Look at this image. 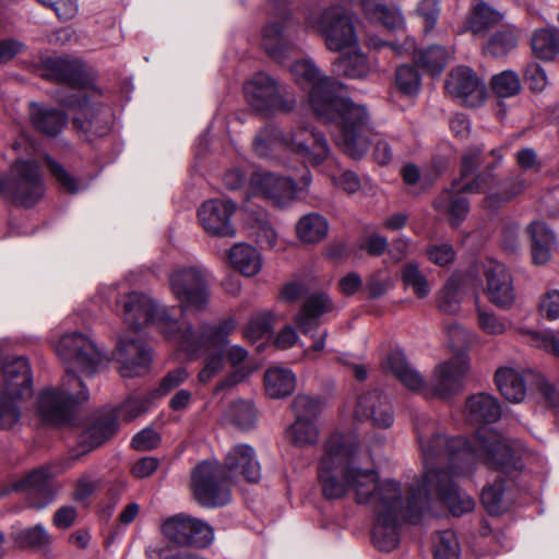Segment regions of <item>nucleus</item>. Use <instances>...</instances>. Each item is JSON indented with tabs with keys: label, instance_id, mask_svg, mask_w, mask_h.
I'll list each match as a JSON object with an SVG mask.
<instances>
[{
	"label": "nucleus",
	"instance_id": "f257e3e1",
	"mask_svg": "<svg viewBox=\"0 0 559 559\" xmlns=\"http://www.w3.org/2000/svg\"><path fill=\"white\" fill-rule=\"evenodd\" d=\"M357 453V445L348 436L333 433L325 441L318 469L322 492L328 499H340L352 491L357 503L370 506L376 516L373 545L391 551L399 544L401 522L417 523L427 501L417 498L414 485L392 478L380 480L376 469L358 466Z\"/></svg>",
	"mask_w": 559,
	"mask_h": 559
},
{
	"label": "nucleus",
	"instance_id": "f03ea898",
	"mask_svg": "<svg viewBox=\"0 0 559 559\" xmlns=\"http://www.w3.org/2000/svg\"><path fill=\"white\" fill-rule=\"evenodd\" d=\"M415 427L425 472L423 481L413 485L417 498L427 501L425 513L437 500L455 516L473 511V498L460 490L454 477L468 476L478 462L500 467L512 462L509 443L493 429L479 428L472 444L465 437L445 436L430 419H419Z\"/></svg>",
	"mask_w": 559,
	"mask_h": 559
},
{
	"label": "nucleus",
	"instance_id": "7ed1b4c3",
	"mask_svg": "<svg viewBox=\"0 0 559 559\" xmlns=\"http://www.w3.org/2000/svg\"><path fill=\"white\" fill-rule=\"evenodd\" d=\"M288 70L294 81L308 93L309 103L320 121L336 128L335 144L352 156L367 148L368 110L340 94L343 84L325 75L311 58L294 61Z\"/></svg>",
	"mask_w": 559,
	"mask_h": 559
},
{
	"label": "nucleus",
	"instance_id": "20e7f679",
	"mask_svg": "<svg viewBox=\"0 0 559 559\" xmlns=\"http://www.w3.org/2000/svg\"><path fill=\"white\" fill-rule=\"evenodd\" d=\"M56 353L66 367L60 386L43 390L37 400L41 418L49 424L60 425L69 420L73 407L86 402L88 391L76 374H95L103 361V355L94 341L80 332L61 336Z\"/></svg>",
	"mask_w": 559,
	"mask_h": 559
},
{
	"label": "nucleus",
	"instance_id": "39448f33",
	"mask_svg": "<svg viewBox=\"0 0 559 559\" xmlns=\"http://www.w3.org/2000/svg\"><path fill=\"white\" fill-rule=\"evenodd\" d=\"M253 150L264 158H274L278 150H285L313 166L322 164L331 154L325 136L309 127L285 133L275 126H266L255 135Z\"/></svg>",
	"mask_w": 559,
	"mask_h": 559
},
{
	"label": "nucleus",
	"instance_id": "423d86ee",
	"mask_svg": "<svg viewBox=\"0 0 559 559\" xmlns=\"http://www.w3.org/2000/svg\"><path fill=\"white\" fill-rule=\"evenodd\" d=\"M237 328L235 319L227 318L219 323H202L198 328L187 324L176 338L178 345L187 356L193 357L202 353L215 349L204 358L203 368L198 374L202 384L209 383L225 366L224 346L228 344V337Z\"/></svg>",
	"mask_w": 559,
	"mask_h": 559
},
{
	"label": "nucleus",
	"instance_id": "0eeeda50",
	"mask_svg": "<svg viewBox=\"0 0 559 559\" xmlns=\"http://www.w3.org/2000/svg\"><path fill=\"white\" fill-rule=\"evenodd\" d=\"M481 160V148L478 146L469 147L462 157L461 178L454 180L452 190L443 191L435 201L436 211L448 216L452 225L460 224L466 218L469 205L467 200L461 193H481L486 192L491 175L480 174L473 180L467 181L468 176L473 175Z\"/></svg>",
	"mask_w": 559,
	"mask_h": 559
},
{
	"label": "nucleus",
	"instance_id": "6e6552de",
	"mask_svg": "<svg viewBox=\"0 0 559 559\" xmlns=\"http://www.w3.org/2000/svg\"><path fill=\"white\" fill-rule=\"evenodd\" d=\"M32 373L24 357H7L0 370V428H11L20 419L17 400L32 395Z\"/></svg>",
	"mask_w": 559,
	"mask_h": 559
},
{
	"label": "nucleus",
	"instance_id": "1a4fd4ad",
	"mask_svg": "<svg viewBox=\"0 0 559 559\" xmlns=\"http://www.w3.org/2000/svg\"><path fill=\"white\" fill-rule=\"evenodd\" d=\"M306 26L318 32L330 51H341L357 47L358 38L348 10L332 4L320 12H311L306 17Z\"/></svg>",
	"mask_w": 559,
	"mask_h": 559
},
{
	"label": "nucleus",
	"instance_id": "9d476101",
	"mask_svg": "<svg viewBox=\"0 0 559 559\" xmlns=\"http://www.w3.org/2000/svg\"><path fill=\"white\" fill-rule=\"evenodd\" d=\"M56 99L63 106L75 109L73 126L86 141L107 135L111 130V110L98 102L91 100L86 91L69 96L57 92Z\"/></svg>",
	"mask_w": 559,
	"mask_h": 559
},
{
	"label": "nucleus",
	"instance_id": "9b49d317",
	"mask_svg": "<svg viewBox=\"0 0 559 559\" xmlns=\"http://www.w3.org/2000/svg\"><path fill=\"white\" fill-rule=\"evenodd\" d=\"M118 306L122 307L124 321L134 330L152 324L155 325L166 337L177 338L185 328L174 320L168 310L148 296L132 292L123 297Z\"/></svg>",
	"mask_w": 559,
	"mask_h": 559
},
{
	"label": "nucleus",
	"instance_id": "f8f14e48",
	"mask_svg": "<svg viewBox=\"0 0 559 559\" xmlns=\"http://www.w3.org/2000/svg\"><path fill=\"white\" fill-rule=\"evenodd\" d=\"M169 287L182 311L206 310L211 299L206 270L199 266L177 269L169 275Z\"/></svg>",
	"mask_w": 559,
	"mask_h": 559
},
{
	"label": "nucleus",
	"instance_id": "ddd939ff",
	"mask_svg": "<svg viewBox=\"0 0 559 559\" xmlns=\"http://www.w3.org/2000/svg\"><path fill=\"white\" fill-rule=\"evenodd\" d=\"M228 473L218 461H203L191 475L195 500L205 508H218L230 501Z\"/></svg>",
	"mask_w": 559,
	"mask_h": 559
},
{
	"label": "nucleus",
	"instance_id": "4468645a",
	"mask_svg": "<svg viewBox=\"0 0 559 559\" xmlns=\"http://www.w3.org/2000/svg\"><path fill=\"white\" fill-rule=\"evenodd\" d=\"M249 106L261 114L287 111L293 108L294 99L287 97L285 86L265 72H258L243 85Z\"/></svg>",
	"mask_w": 559,
	"mask_h": 559
},
{
	"label": "nucleus",
	"instance_id": "2eb2a0df",
	"mask_svg": "<svg viewBox=\"0 0 559 559\" xmlns=\"http://www.w3.org/2000/svg\"><path fill=\"white\" fill-rule=\"evenodd\" d=\"M162 533L178 547L202 549L214 540V530L209 523L185 513L166 519L162 524Z\"/></svg>",
	"mask_w": 559,
	"mask_h": 559
},
{
	"label": "nucleus",
	"instance_id": "dca6fc26",
	"mask_svg": "<svg viewBox=\"0 0 559 559\" xmlns=\"http://www.w3.org/2000/svg\"><path fill=\"white\" fill-rule=\"evenodd\" d=\"M333 309L332 299L323 292H316L305 299L300 310L295 316L294 321L297 329L304 335L313 340L311 349L314 352L324 348L328 337V330L320 329V319Z\"/></svg>",
	"mask_w": 559,
	"mask_h": 559
},
{
	"label": "nucleus",
	"instance_id": "f3484780",
	"mask_svg": "<svg viewBox=\"0 0 559 559\" xmlns=\"http://www.w3.org/2000/svg\"><path fill=\"white\" fill-rule=\"evenodd\" d=\"M296 32L294 21L285 15L281 21L271 22L264 26L261 45L273 60L283 64L299 51V46L294 40Z\"/></svg>",
	"mask_w": 559,
	"mask_h": 559
},
{
	"label": "nucleus",
	"instance_id": "a211bd4d",
	"mask_svg": "<svg viewBox=\"0 0 559 559\" xmlns=\"http://www.w3.org/2000/svg\"><path fill=\"white\" fill-rule=\"evenodd\" d=\"M447 93L467 107L480 106L486 97L481 79L468 67L453 69L445 81Z\"/></svg>",
	"mask_w": 559,
	"mask_h": 559
},
{
	"label": "nucleus",
	"instance_id": "6ab92c4d",
	"mask_svg": "<svg viewBox=\"0 0 559 559\" xmlns=\"http://www.w3.org/2000/svg\"><path fill=\"white\" fill-rule=\"evenodd\" d=\"M40 75L47 80L66 84L79 92H85L91 78L85 71L84 64L76 59L63 57H46L41 60Z\"/></svg>",
	"mask_w": 559,
	"mask_h": 559
},
{
	"label": "nucleus",
	"instance_id": "aec40b11",
	"mask_svg": "<svg viewBox=\"0 0 559 559\" xmlns=\"http://www.w3.org/2000/svg\"><path fill=\"white\" fill-rule=\"evenodd\" d=\"M14 200L23 206H33L44 194L39 166L34 160L17 159L12 166Z\"/></svg>",
	"mask_w": 559,
	"mask_h": 559
},
{
	"label": "nucleus",
	"instance_id": "412c9836",
	"mask_svg": "<svg viewBox=\"0 0 559 559\" xmlns=\"http://www.w3.org/2000/svg\"><path fill=\"white\" fill-rule=\"evenodd\" d=\"M117 359L120 362V374L123 378H134L148 370L152 352L142 340L121 335L117 341Z\"/></svg>",
	"mask_w": 559,
	"mask_h": 559
},
{
	"label": "nucleus",
	"instance_id": "4be33fe9",
	"mask_svg": "<svg viewBox=\"0 0 559 559\" xmlns=\"http://www.w3.org/2000/svg\"><path fill=\"white\" fill-rule=\"evenodd\" d=\"M236 205L227 199H212L205 201L199 209L198 215L201 225L207 234L222 237L235 236L231 216Z\"/></svg>",
	"mask_w": 559,
	"mask_h": 559
},
{
	"label": "nucleus",
	"instance_id": "5701e85b",
	"mask_svg": "<svg viewBox=\"0 0 559 559\" xmlns=\"http://www.w3.org/2000/svg\"><path fill=\"white\" fill-rule=\"evenodd\" d=\"M468 370L469 364L465 355L438 365L431 379L433 394L448 397L457 393L463 388Z\"/></svg>",
	"mask_w": 559,
	"mask_h": 559
},
{
	"label": "nucleus",
	"instance_id": "b1692460",
	"mask_svg": "<svg viewBox=\"0 0 559 559\" xmlns=\"http://www.w3.org/2000/svg\"><path fill=\"white\" fill-rule=\"evenodd\" d=\"M251 185L277 207L288 205L297 194V186L292 178L272 173H255L251 177Z\"/></svg>",
	"mask_w": 559,
	"mask_h": 559
},
{
	"label": "nucleus",
	"instance_id": "393cba45",
	"mask_svg": "<svg viewBox=\"0 0 559 559\" xmlns=\"http://www.w3.org/2000/svg\"><path fill=\"white\" fill-rule=\"evenodd\" d=\"M224 467L230 478L242 477L248 483H258L261 478L257 452L247 443L235 444L227 451Z\"/></svg>",
	"mask_w": 559,
	"mask_h": 559
},
{
	"label": "nucleus",
	"instance_id": "a878e982",
	"mask_svg": "<svg viewBox=\"0 0 559 559\" xmlns=\"http://www.w3.org/2000/svg\"><path fill=\"white\" fill-rule=\"evenodd\" d=\"M486 293L488 299L499 308L507 309L515 300L513 280L504 264L490 262L486 267Z\"/></svg>",
	"mask_w": 559,
	"mask_h": 559
},
{
	"label": "nucleus",
	"instance_id": "bb28decb",
	"mask_svg": "<svg viewBox=\"0 0 559 559\" xmlns=\"http://www.w3.org/2000/svg\"><path fill=\"white\" fill-rule=\"evenodd\" d=\"M355 415L359 420H370L379 428H388L394 420L389 399L376 390L359 396Z\"/></svg>",
	"mask_w": 559,
	"mask_h": 559
},
{
	"label": "nucleus",
	"instance_id": "cd10ccee",
	"mask_svg": "<svg viewBox=\"0 0 559 559\" xmlns=\"http://www.w3.org/2000/svg\"><path fill=\"white\" fill-rule=\"evenodd\" d=\"M49 472L41 467L27 474L24 478L14 485V489L27 493L31 508L41 510L49 506L53 500V492L49 485Z\"/></svg>",
	"mask_w": 559,
	"mask_h": 559
},
{
	"label": "nucleus",
	"instance_id": "c85d7f7f",
	"mask_svg": "<svg viewBox=\"0 0 559 559\" xmlns=\"http://www.w3.org/2000/svg\"><path fill=\"white\" fill-rule=\"evenodd\" d=\"M533 370L520 372L513 368L503 367L496 372V384L506 400L512 403H520L526 395L527 385L534 389L535 380L528 373Z\"/></svg>",
	"mask_w": 559,
	"mask_h": 559
},
{
	"label": "nucleus",
	"instance_id": "c756f323",
	"mask_svg": "<svg viewBox=\"0 0 559 559\" xmlns=\"http://www.w3.org/2000/svg\"><path fill=\"white\" fill-rule=\"evenodd\" d=\"M501 405L491 394L471 395L465 403V416L471 424H490L501 417Z\"/></svg>",
	"mask_w": 559,
	"mask_h": 559
},
{
	"label": "nucleus",
	"instance_id": "7c9ffc66",
	"mask_svg": "<svg viewBox=\"0 0 559 559\" xmlns=\"http://www.w3.org/2000/svg\"><path fill=\"white\" fill-rule=\"evenodd\" d=\"M29 119L38 132L51 138L61 133L69 120L62 110L36 103L29 105Z\"/></svg>",
	"mask_w": 559,
	"mask_h": 559
},
{
	"label": "nucleus",
	"instance_id": "2f4dec72",
	"mask_svg": "<svg viewBox=\"0 0 559 559\" xmlns=\"http://www.w3.org/2000/svg\"><path fill=\"white\" fill-rule=\"evenodd\" d=\"M383 368L392 372L408 390L419 392L425 389L424 378L407 361L403 352L394 350L390 353L383 361Z\"/></svg>",
	"mask_w": 559,
	"mask_h": 559
},
{
	"label": "nucleus",
	"instance_id": "473e14b6",
	"mask_svg": "<svg viewBox=\"0 0 559 559\" xmlns=\"http://www.w3.org/2000/svg\"><path fill=\"white\" fill-rule=\"evenodd\" d=\"M527 234L534 264L547 263L557 245L554 231L545 223L534 222L527 227Z\"/></svg>",
	"mask_w": 559,
	"mask_h": 559
},
{
	"label": "nucleus",
	"instance_id": "72a5a7b5",
	"mask_svg": "<svg viewBox=\"0 0 559 559\" xmlns=\"http://www.w3.org/2000/svg\"><path fill=\"white\" fill-rule=\"evenodd\" d=\"M510 452L512 454V462L510 464H508L507 466L500 467V466L488 465L489 467L501 469V473H499L496 476L493 483L488 484L481 491V497H480L481 503L485 507V509L487 510V512L490 514H495V515L500 514V513L504 512L509 507V503L504 497L506 479H504L503 473L506 469H509L511 466H515V456H514V453L511 448H510Z\"/></svg>",
	"mask_w": 559,
	"mask_h": 559
},
{
	"label": "nucleus",
	"instance_id": "f704fd0d",
	"mask_svg": "<svg viewBox=\"0 0 559 559\" xmlns=\"http://www.w3.org/2000/svg\"><path fill=\"white\" fill-rule=\"evenodd\" d=\"M264 385L266 393L273 399L290 395L296 388L295 373L284 367H271L265 371Z\"/></svg>",
	"mask_w": 559,
	"mask_h": 559
},
{
	"label": "nucleus",
	"instance_id": "c9c22d12",
	"mask_svg": "<svg viewBox=\"0 0 559 559\" xmlns=\"http://www.w3.org/2000/svg\"><path fill=\"white\" fill-rule=\"evenodd\" d=\"M295 229L301 242L318 243L328 236L329 223L323 215L311 212L298 219Z\"/></svg>",
	"mask_w": 559,
	"mask_h": 559
},
{
	"label": "nucleus",
	"instance_id": "e433bc0d",
	"mask_svg": "<svg viewBox=\"0 0 559 559\" xmlns=\"http://www.w3.org/2000/svg\"><path fill=\"white\" fill-rule=\"evenodd\" d=\"M228 259L234 269L245 276H253L262 267V259L258 250L246 243L235 245L229 250Z\"/></svg>",
	"mask_w": 559,
	"mask_h": 559
},
{
	"label": "nucleus",
	"instance_id": "4c0bfd02",
	"mask_svg": "<svg viewBox=\"0 0 559 559\" xmlns=\"http://www.w3.org/2000/svg\"><path fill=\"white\" fill-rule=\"evenodd\" d=\"M406 53L412 55L416 64L432 76L443 71L452 55L451 51L438 45L430 46L420 51H417L415 48L414 51Z\"/></svg>",
	"mask_w": 559,
	"mask_h": 559
},
{
	"label": "nucleus",
	"instance_id": "58836bf2",
	"mask_svg": "<svg viewBox=\"0 0 559 559\" xmlns=\"http://www.w3.org/2000/svg\"><path fill=\"white\" fill-rule=\"evenodd\" d=\"M502 19V15L490 8L484 1H477L473 4L468 20H467V28L475 36H484L485 33L495 24L499 23Z\"/></svg>",
	"mask_w": 559,
	"mask_h": 559
},
{
	"label": "nucleus",
	"instance_id": "ea45409f",
	"mask_svg": "<svg viewBox=\"0 0 559 559\" xmlns=\"http://www.w3.org/2000/svg\"><path fill=\"white\" fill-rule=\"evenodd\" d=\"M11 538L19 548L47 550L51 544V536L41 524L20 530L11 534Z\"/></svg>",
	"mask_w": 559,
	"mask_h": 559
},
{
	"label": "nucleus",
	"instance_id": "a19ab883",
	"mask_svg": "<svg viewBox=\"0 0 559 559\" xmlns=\"http://www.w3.org/2000/svg\"><path fill=\"white\" fill-rule=\"evenodd\" d=\"M333 66L338 75L348 79H364L370 72L368 58L359 50L338 57Z\"/></svg>",
	"mask_w": 559,
	"mask_h": 559
},
{
	"label": "nucleus",
	"instance_id": "79ce46f5",
	"mask_svg": "<svg viewBox=\"0 0 559 559\" xmlns=\"http://www.w3.org/2000/svg\"><path fill=\"white\" fill-rule=\"evenodd\" d=\"M531 43L534 55L542 60H552L559 53V32L556 29L535 31Z\"/></svg>",
	"mask_w": 559,
	"mask_h": 559
},
{
	"label": "nucleus",
	"instance_id": "37998d69",
	"mask_svg": "<svg viewBox=\"0 0 559 559\" xmlns=\"http://www.w3.org/2000/svg\"><path fill=\"white\" fill-rule=\"evenodd\" d=\"M361 8L367 17L379 21L390 29H397L404 25V19L397 9H390L384 3L370 5V0H360Z\"/></svg>",
	"mask_w": 559,
	"mask_h": 559
},
{
	"label": "nucleus",
	"instance_id": "c03bdc74",
	"mask_svg": "<svg viewBox=\"0 0 559 559\" xmlns=\"http://www.w3.org/2000/svg\"><path fill=\"white\" fill-rule=\"evenodd\" d=\"M287 436L294 445L304 448L318 442L319 430L314 421L299 419L292 424Z\"/></svg>",
	"mask_w": 559,
	"mask_h": 559
},
{
	"label": "nucleus",
	"instance_id": "a18cd8bd",
	"mask_svg": "<svg viewBox=\"0 0 559 559\" xmlns=\"http://www.w3.org/2000/svg\"><path fill=\"white\" fill-rule=\"evenodd\" d=\"M476 316L478 328L487 335H502L511 326V322L507 318L499 317L495 312L480 307L477 308Z\"/></svg>",
	"mask_w": 559,
	"mask_h": 559
},
{
	"label": "nucleus",
	"instance_id": "49530a36",
	"mask_svg": "<svg viewBox=\"0 0 559 559\" xmlns=\"http://www.w3.org/2000/svg\"><path fill=\"white\" fill-rule=\"evenodd\" d=\"M227 416L231 423L241 430L253 428L257 421L255 408L249 401L239 400L233 403Z\"/></svg>",
	"mask_w": 559,
	"mask_h": 559
},
{
	"label": "nucleus",
	"instance_id": "de8ad7c7",
	"mask_svg": "<svg viewBox=\"0 0 559 559\" xmlns=\"http://www.w3.org/2000/svg\"><path fill=\"white\" fill-rule=\"evenodd\" d=\"M401 277L403 283L411 287L418 298H425L429 295V283L416 263H406L401 271Z\"/></svg>",
	"mask_w": 559,
	"mask_h": 559
},
{
	"label": "nucleus",
	"instance_id": "09e8293b",
	"mask_svg": "<svg viewBox=\"0 0 559 559\" xmlns=\"http://www.w3.org/2000/svg\"><path fill=\"white\" fill-rule=\"evenodd\" d=\"M491 87L499 97H512L521 91V81L515 72L506 70L492 78Z\"/></svg>",
	"mask_w": 559,
	"mask_h": 559
},
{
	"label": "nucleus",
	"instance_id": "8fccbe9b",
	"mask_svg": "<svg viewBox=\"0 0 559 559\" xmlns=\"http://www.w3.org/2000/svg\"><path fill=\"white\" fill-rule=\"evenodd\" d=\"M368 126H369V132H368V136H367V148L366 151L364 152V154H361L360 156H352L349 154H346L347 156H349L350 158H354V159H359L361 157H364L367 152L369 151V147H370V144L371 142L374 143V158L380 164V165H386L389 164L391 160H392V148H391V145L389 144V142L386 140H384L383 138H381L380 135L376 134L373 132V129L371 127V123H370V117L368 116Z\"/></svg>",
	"mask_w": 559,
	"mask_h": 559
},
{
	"label": "nucleus",
	"instance_id": "3c124183",
	"mask_svg": "<svg viewBox=\"0 0 559 559\" xmlns=\"http://www.w3.org/2000/svg\"><path fill=\"white\" fill-rule=\"evenodd\" d=\"M457 293L459 282L455 278H450L438 294V308L444 313H456L461 307Z\"/></svg>",
	"mask_w": 559,
	"mask_h": 559
},
{
	"label": "nucleus",
	"instance_id": "603ef678",
	"mask_svg": "<svg viewBox=\"0 0 559 559\" xmlns=\"http://www.w3.org/2000/svg\"><path fill=\"white\" fill-rule=\"evenodd\" d=\"M526 187V180L521 177L510 179L503 183V192L488 194L485 200V206L487 209H495L499 203L508 201L522 193Z\"/></svg>",
	"mask_w": 559,
	"mask_h": 559
},
{
	"label": "nucleus",
	"instance_id": "864d4df0",
	"mask_svg": "<svg viewBox=\"0 0 559 559\" xmlns=\"http://www.w3.org/2000/svg\"><path fill=\"white\" fill-rule=\"evenodd\" d=\"M516 44V37L511 31H500L489 38L485 51L493 57H502L515 48Z\"/></svg>",
	"mask_w": 559,
	"mask_h": 559
},
{
	"label": "nucleus",
	"instance_id": "5fc2aeb1",
	"mask_svg": "<svg viewBox=\"0 0 559 559\" xmlns=\"http://www.w3.org/2000/svg\"><path fill=\"white\" fill-rule=\"evenodd\" d=\"M395 83L397 88L406 95H415L420 90V76L416 69L408 64L396 69Z\"/></svg>",
	"mask_w": 559,
	"mask_h": 559
},
{
	"label": "nucleus",
	"instance_id": "6e6d98bb",
	"mask_svg": "<svg viewBox=\"0 0 559 559\" xmlns=\"http://www.w3.org/2000/svg\"><path fill=\"white\" fill-rule=\"evenodd\" d=\"M273 328V316L269 312L253 316L245 330V337L255 341L271 335Z\"/></svg>",
	"mask_w": 559,
	"mask_h": 559
},
{
	"label": "nucleus",
	"instance_id": "4d7b16f0",
	"mask_svg": "<svg viewBox=\"0 0 559 559\" xmlns=\"http://www.w3.org/2000/svg\"><path fill=\"white\" fill-rule=\"evenodd\" d=\"M435 559H460V547L454 532L443 531L438 534Z\"/></svg>",
	"mask_w": 559,
	"mask_h": 559
},
{
	"label": "nucleus",
	"instance_id": "13d9d810",
	"mask_svg": "<svg viewBox=\"0 0 559 559\" xmlns=\"http://www.w3.org/2000/svg\"><path fill=\"white\" fill-rule=\"evenodd\" d=\"M293 408L296 416L295 420L314 421L320 413L319 402L308 395H297L293 402Z\"/></svg>",
	"mask_w": 559,
	"mask_h": 559
},
{
	"label": "nucleus",
	"instance_id": "bf43d9fd",
	"mask_svg": "<svg viewBox=\"0 0 559 559\" xmlns=\"http://www.w3.org/2000/svg\"><path fill=\"white\" fill-rule=\"evenodd\" d=\"M148 397L130 396L117 411V417L131 421L148 409Z\"/></svg>",
	"mask_w": 559,
	"mask_h": 559
},
{
	"label": "nucleus",
	"instance_id": "052dcab7",
	"mask_svg": "<svg viewBox=\"0 0 559 559\" xmlns=\"http://www.w3.org/2000/svg\"><path fill=\"white\" fill-rule=\"evenodd\" d=\"M117 424L116 420L110 419L107 421H102L90 427L83 436L84 441H90L91 447L100 445L108 438H110L116 431Z\"/></svg>",
	"mask_w": 559,
	"mask_h": 559
},
{
	"label": "nucleus",
	"instance_id": "680f3d73",
	"mask_svg": "<svg viewBox=\"0 0 559 559\" xmlns=\"http://www.w3.org/2000/svg\"><path fill=\"white\" fill-rule=\"evenodd\" d=\"M531 336L532 345L559 358V331H525Z\"/></svg>",
	"mask_w": 559,
	"mask_h": 559
},
{
	"label": "nucleus",
	"instance_id": "e2e57ef3",
	"mask_svg": "<svg viewBox=\"0 0 559 559\" xmlns=\"http://www.w3.org/2000/svg\"><path fill=\"white\" fill-rule=\"evenodd\" d=\"M528 376L535 380L534 389H536L552 407H559V381L550 383L538 372H530Z\"/></svg>",
	"mask_w": 559,
	"mask_h": 559
},
{
	"label": "nucleus",
	"instance_id": "0e129e2a",
	"mask_svg": "<svg viewBox=\"0 0 559 559\" xmlns=\"http://www.w3.org/2000/svg\"><path fill=\"white\" fill-rule=\"evenodd\" d=\"M47 166L51 173V175L56 178L59 185L70 193H76L80 191V188L75 181V178L72 177L62 165L58 162L53 160L51 157H45Z\"/></svg>",
	"mask_w": 559,
	"mask_h": 559
},
{
	"label": "nucleus",
	"instance_id": "69168bd1",
	"mask_svg": "<svg viewBox=\"0 0 559 559\" xmlns=\"http://www.w3.org/2000/svg\"><path fill=\"white\" fill-rule=\"evenodd\" d=\"M189 377L188 371L185 368H176L167 372V374L160 380L159 386L152 393V395L164 396L178 388Z\"/></svg>",
	"mask_w": 559,
	"mask_h": 559
},
{
	"label": "nucleus",
	"instance_id": "338daca9",
	"mask_svg": "<svg viewBox=\"0 0 559 559\" xmlns=\"http://www.w3.org/2000/svg\"><path fill=\"white\" fill-rule=\"evenodd\" d=\"M440 0H421L417 5V14L424 20L425 32H430L437 24L440 14Z\"/></svg>",
	"mask_w": 559,
	"mask_h": 559
},
{
	"label": "nucleus",
	"instance_id": "774afa93",
	"mask_svg": "<svg viewBox=\"0 0 559 559\" xmlns=\"http://www.w3.org/2000/svg\"><path fill=\"white\" fill-rule=\"evenodd\" d=\"M182 556V552L176 551L165 542L152 543L145 548L146 559H180Z\"/></svg>",
	"mask_w": 559,
	"mask_h": 559
}]
</instances>
